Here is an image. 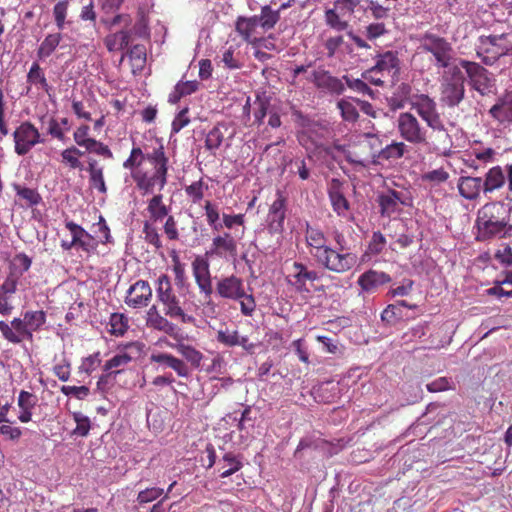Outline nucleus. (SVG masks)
<instances>
[{
    "label": "nucleus",
    "instance_id": "5",
    "mask_svg": "<svg viewBox=\"0 0 512 512\" xmlns=\"http://www.w3.org/2000/svg\"><path fill=\"white\" fill-rule=\"evenodd\" d=\"M156 296L159 303L163 306L165 316L177 320L182 324H194V316L185 312L181 305L180 298L176 295L170 277L167 274H161L157 279Z\"/></svg>",
    "mask_w": 512,
    "mask_h": 512
},
{
    "label": "nucleus",
    "instance_id": "50",
    "mask_svg": "<svg viewBox=\"0 0 512 512\" xmlns=\"http://www.w3.org/2000/svg\"><path fill=\"white\" fill-rule=\"evenodd\" d=\"M148 17L142 9L138 10L137 20L131 29L128 31L131 32V37L136 36L139 38H147L149 37V27H148Z\"/></svg>",
    "mask_w": 512,
    "mask_h": 512
},
{
    "label": "nucleus",
    "instance_id": "43",
    "mask_svg": "<svg viewBox=\"0 0 512 512\" xmlns=\"http://www.w3.org/2000/svg\"><path fill=\"white\" fill-rule=\"evenodd\" d=\"M27 82L43 89L47 94L50 93L51 86L48 84L44 71L37 62L32 63L27 74Z\"/></svg>",
    "mask_w": 512,
    "mask_h": 512
},
{
    "label": "nucleus",
    "instance_id": "31",
    "mask_svg": "<svg viewBox=\"0 0 512 512\" xmlns=\"http://www.w3.org/2000/svg\"><path fill=\"white\" fill-rule=\"evenodd\" d=\"M459 194L467 200H476L484 193L483 178L473 176H461L457 183Z\"/></svg>",
    "mask_w": 512,
    "mask_h": 512
},
{
    "label": "nucleus",
    "instance_id": "3",
    "mask_svg": "<svg viewBox=\"0 0 512 512\" xmlns=\"http://www.w3.org/2000/svg\"><path fill=\"white\" fill-rule=\"evenodd\" d=\"M305 240L311 256L323 268L329 271H341L344 267H348L347 263L351 256L335 252L334 248L328 246L327 238L321 229L307 224Z\"/></svg>",
    "mask_w": 512,
    "mask_h": 512
},
{
    "label": "nucleus",
    "instance_id": "15",
    "mask_svg": "<svg viewBox=\"0 0 512 512\" xmlns=\"http://www.w3.org/2000/svg\"><path fill=\"white\" fill-rule=\"evenodd\" d=\"M377 202L380 207L381 216L391 217L396 213H400L402 206H409L411 199L403 191L388 189L378 195Z\"/></svg>",
    "mask_w": 512,
    "mask_h": 512
},
{
    "label": "nucleus",
    "instance_id": "46",
    "mask_svg": "<svg viewBox=\"0 0 512 512\" xmlns=\"http://www.w3.org/2000/svg\"><path fill=\"white\" fill-rule=\"evenodd\" d=\"M133 73L141 71L146 64V49L143 45H134L128 51Z\"/></svg>",
    "mask_w": 512,
    "mask_h": 512
},
{
    "label": "nucleus",
    "instance_id": "17",
    "mask_svg": "<svg viewBox=\"0 0 512 512\" xmlns=\"http://www.w3.org/2000/svg\"><path fill=\"white\" fill-rule=\"evenodd\" d=\"M90 127L86 124L80 125L73 133L74 142L85 148L89 153H95L106 159H112L113 153L110 148L101 141L89 136Z\"/></svg>",
    "mask_w": 512,
    "mask_h": 512
},
{
    "label": "nucleus",
    "instance_id": "47",
    "mask_svg": "<svg viewBox=\"0 0 512 512\" xmlns=\"http://www.w3.org/2000/svg\"><path fill=\"white\" fill-rule=\"evenodd\" d=\"M176 349L178 353H180L188 362H190L193 366L199 367L202 360L203 354L197 350L195 347L179 343L176 345Z\"/></svg>",
    "mask_w": 512,
    "mask_h": 512
},
{
    "label": "nucleus",
    "instance_id": "19",
    "mask_svg": "<svg viewBox=\"0 0 512 512\" xmlns=\"http://www.w3.org/2000/svg\"><path fill=\"white\" fill-rule=\"evenodd\" d=\"M192 274L200 294L205 299H210L213 293L210 265L206 258L197 256L192 261Z\"/></svg>",
    "mask_w": 512,
    "mask_h": 512
},
{
    "label": "nucleus",
    "instance_id": "37",
    "mask_svg": "<svg viewBox=\"0 0 512 512\" xmlns=\"http://www.w3.org/2000/svg\"><path fill=\"white\" fill-rule=\"evenodd\" d=\"M131 41V32L121 29L118 32L108 34L104 38V45L109 52H115L126 48Z\"/></svg>",
    "mask_w": 512,
    "mask_h": 512
},
{
    "label": "nucleus",
    "instance_id": "45",
    "mask_svg": "<svg viewBox=\"0 0 512 512\" xmlns=\"http://www.w3.org/2000/svg\"><path fill=\"white\" fill-rule=\"evenodd\" d=\"M108 332L116 337L123 336L129 328V320L122 313H112L109 318Z\"/></svg>",
    "mask_w": 512,
    "mask_h": 512
},
{
    "label": "nucleus",
    "instance_id": "39",
    "mask_svg": "<svg viewBox=\"0 0 512 512\" xmlns=\"http://www.w3.org/2000/svg\"><path fill=\"white\" fill-rule=\"evenodd\" d=\"M61 40L62 34L60 32L46 35L37 49V57L40 60L50 57L60 45Z\"/></svg>",
    "mask_w": 512,
    "mask_h": 512
},
{
    "label": "nucleus",
    "instance_id": "26",
    "mask_svg": "<svg viewBox=\"0 0 512 512\" xmlns=\"http://www.w3.org/2000/svg\"><path fill=\"white\" fill-rule=\"evenodd\" d=\"M259 21L258 16L251 17L239 16L235 21V31L243 41L253 46L260 44L258 34Z\"/></svg>",
    "mask_w": 512,
    "mask_h": 512
},
{
    "label": "nucleus",
    "instance_id": "64",
    "mask_svg": "<svg viewBox=\"0 0 512 512\" xmlns=\"http://www.w3.org/2000/svg\"><path fill=\"white\" fill-rule=\"evenodd\" d=\"M117 375L118 371L111 373L105 372L104 374H102L96 383L97 391L100 392L102 395L106 394L114 384Z\"/></svg>",
    "mask_w": 512,
    "mask_h": 512
},
{
    "label": "nucleus",
    "instance_id": "7",
    "mask_svg": "<svg viewBox=\"0 0 512 512\" xmlns=\"http://www.w3.org/2000/svg\"><path fill=\"white\" fill-rule=\"evenodd\" d=\"M476 52L486 65L494 64L500 57L512 52V33L481 36Z\"/></svg>",
    "mask_w": 512,
    "mask_h": 512
},
{
    "label": "nucleus",
    "instance_id": "53",
    "mask_svg": "<svg viewBox=\"0 0 512 512\" xmlns=\"http://www.w3.org/2000/svg\"><path fill=\"white\" fill-rule=\"evenodd\" d=\"M83 154L84 153L81 150L72 146L64 149L61 153V156L63 162L68 164L70 168L77 169L81 168V162L79 160V157L82 156Z\"/></svg>",
    "mask_w": 512,
    "mask_h": 512
},
{
    "label": "nucleus",
    "instance_id": "35",
    "mask_svg": "<svg viewBox=\"0 0 512 512\" xmlns=\"http://www.w3.org/2000/svg\"><path fill=\"white\" fill-rule=\"evenodd\" d=\"M87 171L89 173V184L91 188H95L102 194L107 193V186L104 179L103 167L99 165L98 161L94 158H89L87 161Z\"/></svg>",
    "mask_w": 512,
    "mask_h": 512
},
{
    "label": "nucleus",
    "instance_id": "12",
    "mask_svg": "<svg viewBox=\"0 0 512 512\" xmlns=\"http://www.w3.org/2000/svg\"><path fill=\"white\" fill-rule=\"evenodd\" d=\"M396 127L400 137L408 143L414 145L427 143V129L413 113L401 112L397 117Z\"/></svg>",
    "mask_w": 512,
    "mask_h": 512
},
{
    "label": "nucleus",
    "instance_id": "51",
    "mask_svg": "<svg viewBox=\"0 0 512 512\" xmlns=\"http://www.w3.org/2000/svg\"><path fill=\"white\" fill-rule=\"evenodd\" d=\"M146 160V153L140 147H133L129 157L123 162V167L130 170H143L140 166Z\"/></svg>",
    "mask_w": 512,
    "mask_h": 512
},
{
    "label": "nucleus",
    "instance_id": "41",
    "mask_svg": "<svg viewBox=\"0 0 512 512\" xmlns=\"http://www.w3.org/2000/svg\"><path fill=\"white\" fill-rule=\"evenodd\" d=\"M334 241L336 243V248H334L335 252L341 253L343 255L351 256L350 261L347 263L348 267H344L341 271H333L334 273H346L350 271L358 262V256L356 253H353L346 247V240L342 233L336 232L334 234Z\"/></svg>",
    "mask_w": 512,
    "mask_h": 512
},
{
    "label": "nucleus",
    "instance_id": "34",
    "mask_svg": "<svg viewBox=\"0 0 512 512\" xmlns=\"http://www.w3.org/2000/svg\"><path fill=\"white\" fill-rule=\"evenodd\" d=\"M150 361L173 369L179 377L187 378L190 374L189 368L184 361L169 353H153Z\"/></svg>",
    "mask_w": 512,
    "mask_h": 512
},
{
    "label": "nucleus",
    "instance_id": "49",
    "mask_svg": "<svg viewBox=\"0 0 512 512\" xmlns=\"http://www.w3.org/2000/svg\"><path fill=\"white\" fill-rule=\"evenodd\" d=\"M208 189L202 179L192 182L185 187V194L189 201L193 204H198L204 198V191Z\"/></svg>",
    "mask_w": 512,
    "mask_h": 512
},
{
    "label": "nucleus",
    "instance_id": "59",
    "mask_svg": "<svg viewBox=\"0 0 512 512\" xmlns=\"http://www.w3.org/2000/svg\"><path fill=\"white\" fill-rule=\"evenodd\" d=\"M143 233L144 239L147 243L153 245L156 249L162 248V241L156 227H154L148 221L144 223Z\"/></svg>",
    "mask_w": 512,
    "mask_h": 512
},
{
    "label": "nucleus",
    "instance_id": "23",
    "mask_svg": "<svg viewBox=\"0 0 512 512\" xmlns=\"http://www.w3.org/2000/svg\"><path fill=\"white\" fill-rule=\"evenodd\" d=\"M286 197L281 191H277L276 199L270 205L267 215V226L270 233H281L284 229L286 217Z\"/></svg>",
    "mask_w": 512,
    "mask_h": 512
},
{
    "label": "nucleus",
    "instance_id": "33",
    "mask_svg": "<svg viewBox=\"0 0 512 512\" xmlns=\"http://www.w3.org/2000/svg\"><path fill=\"white\" fill-rule=\"evenodd\" d=\"M399 64L400 61L397 54L393 51H387L383 54L377 55L374 66L382 73V75L387 76L391 82H393L394 78L399 73Z\"/></svg>",
    "mask_w": 512,
    "mask_h": 512
},
{
    "label": "nucleus",
    "instance_id": "14",
    "mask_svg": "<svg viewBox=\"0 0 512 512\" xmlns=\"http://www.w3.org/2000/svg\"><path fill=\"white\" fill-rule=\"evenodd\" d=\"M506 180L508 182V191L512 192V164H507L505 170L499 165L491 167L485 173L483 179L484 195L488 196L502 189Z\"/></svg>",
    "mask_w": 512,
    "mask_h": 512
},
{
    "label": "nucleus",
    "instance_id": "40",
    "mask_svg": "<svg viewBox=\"0 0 512 512\" xmlns=\"http://www.w3.org/2000/svg\"><path fill=\"white\" fill-rule=\"evenodd\" d=\"M198 88L199 83L196 80L180 81L175 85L174 90L169 94L168 102L171 104H176L182 97L195 93Z\"/></svg>",
    "mask_w": 512,
    "mask_h": 512
},
{
    "label": "nucleus",
    "instance_id": "36",
    "mask_svg": "<svg viewBox=\"0 0 512 512\" xmlns=\"http://www.w3.org/2000/svg\"><path fill=\"white\" fill-rule=\"evenodd\" d=\"M228 131V127L225 123H217L209 132L205 138V148L210 151L213 156H216V151L221 147L225 139V133Z\"/></svg>",
    "mask_w": 512,
    "mask_h": 512
},
{
    "label": "nucleus",
    "instance_id": "61",
    "mask_svg": "<svg viewBox=\"0 0 512 512\" xmlns=\"http://www.w3.org/2000/svg\"><path fill=\"white\" fill-rule=\"evenodd\" d=\"M67 11H68V1L67 0L59 1L58 3L55 4V6L53 8L55 24L59 30L64 29L65 19L67 17Z\"/></svg>",
    "mask_w": 512,
    "mask_h": 512
},
{
    "label": "nucleus",
    "instance_id": "16",
    "mask_svg": "<svg viewBox=\"0 0 512 512\" xmlns=\"http://www.w3.org/2000/svg\"><path fill=\"white\" fill-rule=\"evenodd\" d=\"M0 332L5 340L14 345L23 341L33 342L34 335L28 329L23 318L15 317L10 323L0 321Z\"/></svg>",
    "mask_w": 512,
    "mask_h": 512
},
{
    "label": "nucleus",
    "instance_id": "38",
    "mask_svg": "<svg viewBox=\"0 0 512 512\" xmlns=\"http://www.w3.org/2000/svg\"><path fill=\"white\" fill-rule=\"evenodd\" d=\"M147 211L153 222L161 221L169 216V207L164 204L162 194H156L148 201Z\"/></svg>",
    "mask_w": 512,
    "mask_h": 512
},
{
    "label": "nucleus",
    "instance_id": "24",
    "mask_svg": "<svg viewBox=\"0 0 512 512\" xmlns=\"http://www.w3.org/2000/svg\"><path fill=\"white\" fill-rule=\"evenodd\" d=\"M489 115L504 127L512 126V89L506 90L489 109Z\"/></svg>",
    "mask_w": 512,
    "mask_h": 512
},
{
    "label": "nucleus",
    "instance_id": "63",
    "mask_svg": "<svg viewBox=\"0 0 512 512\" xmlns=\"http://www.w3.org/2000/svg\"><path fill=\"white\" fill-rule=\"evenodd\" d=\"M337 106L345 121L354 122L357 120L359 114L357 108L351 102L342 99L338 102Z\"/></svg>",
    "mask_w": 512,
    "mask_h": 512
},
{
    "label": "nucleus",
    "instance_id": "28",
    "mask_svg": "<svg viewBox=\"0 0 512 512\" xmlns=\"http://www.w3.org/2000/svg\"><path fill=\"white\" fill-rule=\"evenodd\" d=\"M311 81L317 88L326 90L333 94L339 95L345 90L342 80L332 76L329 71L322 67H319L312 72Z\"/></svg>",
    "mask_w": 512,
    "mask_h": 512
},
{
    "label": "nucleus",
    "instance_id": "42",
    "mask_svg": "<svg viewBox=\"0 0 512 512\" xmlns=\"http://www.w3.org/2000/svg\"><path fill=\"white\" fill-rule=\"evenodd\" d=\"M22 318L32 335H34V333L39 332L46 323L47 315L43 310H29L22 314Z\"/></svg>",
    "mask_w": 512,
    "mask_h": 512
},
{
    "label": "nucleus",
    "instance_id": "22",
    "mask_svg": "<svg viewBox=\"0 0 512 512\" xmlns=\"http://www.w3.org/2000/svg\"><path fill=\"white\" fill-rule=\"evenodd\" d=\"M152 300V289L145 280H137L132 284L125 296V304L130 308L140 309L147 307Z\"/></svg>",
    "mask_w": 512,
    "mask_h": 512
},
{
    "label": "nucleus",
    "instance_id": "56",
    "mask_svg": "<svg viewBox=\"0 0 512 512\" xmlns=\"http://www.w3.org/2000/svg\"><path fill=\"white\" fill-rule=\"evenodd\" d=\"M223 461L226 463L227 469H225L221 474V478H227L232 474L236 473L242 468V462L238 459L236 455L233 453H226L223 456Z\"/></svg>",
    "mask_w": 512,
    "mask_h": 512
},
{
    "label": "nucleus",
    "instance_id": "30",
    "mask_svg": "<svg viewBox=\"0 0 512 512\" xmlns=\"http://www.w3.org/2000/svg\"><path fill=\"white\" fill-rule=\"evenodd\" d=\"M216 339L219 343L227 347L241 346L244 350L251 352L255 348V344L250 342L248 336L240 335L238 330L220 329L217 331Z\"/></svg>",
    "mask_w": 512,
    "mask_h": 512
},
{
    "label": "nucleus",
    "instance_id": "18",
    "mask_svg": "<svg viewBox=\"0 0 512 512\" xmlns=\"http://www.w3.org/2000/svg\"><path fill=\"white\" fill-rule=\"evenodd\" d=\"M238 253L236 239L228 232L219 234L212 239L206 255L225 260H235Z\"/></svg>",
    "mask_w": 512,
    "mask_h": 512
},
{
    "label": "nucleus",
    "instance_id": "11",
    "mask_svg": "<svg viewBox=\"0 0 512 512\" xmlns=\"http://www.w3.org/2000/svg\"><path fill=\"white\" fill-rule=\"evenodd\" d=\"M145 344L141 341H130L117 346V353L107 360L103 366L104 372L118 371V375L124 371L133 360L138 359L144 350Z\"/></svg>",
    "mask_w": 512,
    "mask_h": 512
},
{
    "label": "nucleus",
    "instance_id": "55",
    "mask_svg": "<svg viewBox=\"0 0 512 512\" xmlns=\"http://www.w3.org/2000/svg\"><path fill=\"white\" fill-rule=\"evenodd\" d=\"M73 418L76 422V428L73 430V434L86 437L89 434L91 428L90 419L80 412L73 413Z\"/></svg>",
    "mask_w": 512,
    "mask_h": 512
},
{
    "label": "nucleus",
    "instance_id": "6",
    "mask_svg": "<svg viewBox=\"0 0 512 512\" xmlns=\"http://www.w3.org/2000/svg\"><path fill=\"white\" fill-rule=\"evenodd\" d=\"M216 293L219 297L227 300L238 301L241 313L244 316H252L256 310V301L251 293H247L244 282L241 278L230 275L219 279L216 282Z\"/></svg>",
    "mask_w": 512,
    "mask_h": 512
},
{
    "label": "nucleus",
    "instance_id": "10",
    "mask_svg": "<svg viewBox=\"0 0 512 512\" xmlns=\"http://www.w3.org/2000/svg\"><path fill=\"white\" fill-rule=\"evenodd\" d=\"M420 49L433 55L437 68L450 66L453 48L445 38L426 32L420 38Z\"/></svg>",
    "mask_w": 512,
    "mask_h": 512
},
{
    "label": "nucleus",
    "instance_id": "20",
    "mask_svg": "<svg viewBox=\"0 0 512 512\" xmlns=\"http://www.w3.org/2000/svg\"><path fill=\"white\" fill-rule=\"evenodd\" d=\"M65 227L69 230L77 251L85 253L87 257L96 252L99 241L82 226L73 221H66Z\"/></svg>",
    "mask_w": 512,
    "mask_h": 512
},
{
    "label": "nucleus",
    "instance_id": "48",
    "mask_svg": "<svg viewBox=\"0 0 512 512\" xmlns=\"http://www.w3.org/2000/svg\"><path fill=\"white\" fill-rule=\"evenodd\" d=\"M406 151L407 145L404 142H392L380 151L379 157L384 160H396L403 157Z\"/></svg>",
    "mask_w": 512,
    "mask_h": 512
},
{
    "label": "nucleus",
    "instance_id": "8",
    "mask_svg": "<svg viewBox=\"0 0 512 512\" xmlns=\"http://www.w3.org/2000/svg\"><path fill=\"white\" fill-rule=\"evenodd\" d=\"M459 66L465 70L468 85L481 96L495 95L496 79L486 68L477 62L460 59Z\"/></svg>",
    "mask_w": 512,
    "mask_h": 512
},
{
    "label": "nucleus",
    "instance_id": "1",
    "mask_svg": "<svg viewBox=\"0 0 512 512\" xmlns=\"http://www.w3.org/2000/svg\"><path fill=\"white\" fill-rule=\"evenodd\" d=\"M509 222L510 209H507L503 202L485 204L477 212L476 240L484 242L495 238H511L512 224Z\"/></svg>",
    "mask_w": 512,
    "mask_h": 512
},
{
    "label": "nucleus",
    "instance_id": "9",
    "mask_svg": "<svg viewBox=\"0 0 512 512\" xmlns=\"http://www.w3.org/2000/svg\"><path fill=\"white\" fill-rule=\"evenodd\" d=\"M362 0H335L332 8L324 12V20L331 29L342 32L349 28L350 21Z\"/></svg>",
    "mask_w": 512,
    "mask_h": 512
},
{
    "label": "nucleus",
    "instance_id": "52",
    "mask_svg": "<svg viewBox=\"0 0 512 512\" xmlns=\"http://www.w3.org/2000/svg\"><path fill=\"white\" fill-rule=\"evenodd\" d=\"M205 215L208 225L214 231L222 229L223 225L219 222L220 214L215 204L210 201H206L204 205Z\"/></svg>",
    "mask_w": 512,
    "mask_h": 512
},
{
    "label": "nucleus",
    "instance_id": "13",
    "mask_svg": "<svg viewBox=\"0 0 512 512\" xmlns=\"http://www.w3.org/2000/svg\"><path fill=\"white\" fill-rule=\"evenodd\" d=\"M14 151L19 156L28 154L37 144L45 142L38 128L30 121H23L13 132Z\"/></svg>",
    "mask_w": 512,
    "mask_h": 512
},
{
    "label": "nucleus",
    "instance_id": "44",
    "mask_svg": "<svg viewBox=\"0 0 512 512\" xmlns=\"http://www.w3.org/2000/svg\"><path fill=\"white\" fill-rule=\"evenodd\" d=\"M280 19V10H273L269 5L261 8L258 16L259 26L265 32L275 27Z\"/></svg>",
    "mask_w": 512,
    "mask_h": 512
},
{
    "label": "nucleus",
    "instance_id": "54",
    "mask_svg": "<svg viewBox=\"0 0 512 512\" xmlns=\"http://www.w3.org/2000/svg\"><path fill=\"white\" fill-rule=\"evenodd\" d=\"M17 195L24 199L29 206L38 205L42 198L40 194L35 190L28 187L15 186Z\"/></svg>",
    "mask_w": 512,
    "mask_h": 512
},
{
    "label": "nucleus",
    "instance_id": "62",
    "mask_svg": "<svg viewBox=\"0 0 512 512\" xmlns=\"http://www.w3.org/2000/svg\"><path fill=\"white\" fill-rule=\"evenodd\" d=\"M164 493V490L159 487H150L140 491L137 495V502L140 505L150 503L159 497H161Z\"/></svg>",
    "mask_w": 512,
    "mask_h": 512
},
{
    "label": "nucleus",
    "instance_id": "25",
    "mask_svg": "<svg viewBox=\"0 0 512 512\" xmlns=\"http://www.w3.org/2000/svg\"><path fill=\"white\" fill-rule=\"evenodd\" d=\"M465 96L464 80L454 79L452 81L442 80L441 83V102L450 107L458 106Z\"/></svg>",
    "mask_w": 512,
    "mask_h": 512
},
{
    "label": "nucleus",
    "instance_id": "58",
    "mask_svg": "<svg viewBox=\"0 0 512 512\" xmlns=\"http://www.w3.org/2000/svg\"><path fill=\"white\" fill-rule=\"evenodd\" d=\"M362 78L375 86H383L386 82H391V80L387 76L382 75L375 66L364 71Z\"/></svg>",
    "mask_w": 512,
    "mask_h": 512
},
{
    "label": "nucleus",
    "instance_id": "27",
    "mask_svg": "<svg viewBox=\"0 0 512 512\" xmlns=\"http://www.w3.org/2000/svg\"><path fill=\"white\" fill-rule=\"evenodd\" d=\"M319 278L317 271L309 270L308 267L300 262H294L292 265V272L289 275L288 282L298 292H309L306 286L307 282H314Z\"/></svg>",
    "mask_w": 512,
    "mask_h": 512
},
{
    "label": "nucleus",
    "instance_id": "60",
    "mask_svg": "<svg viewBox=\"0 0 512 512\" xmlns=\"http://www.w3.org/2000/svg\"><path fill=\"white\" fill-rule=\"evenodd\" d=\"M472 155L483 165H487L495 161L497 152L491 147L473 148Z\"/></svg>",
    "mask_w": 512,
    "mask_h": 512
},
{
    "label": "nucleus",
    "instance_id": "29",
    "mask_svg": "<svg viewBox=\"0 0 512 512\" xmlns=\"http://www.w3.org/2000/svg\"><path fill=\"white\" fill-rule=\"evenodd\" d=\"M328 196L333 211L340 217H346L350 210V204L344 195L342 183L338 179H332L328 188Z\"/></svg>",
    "mask_w": 512,
    "mask_h": 512
},
{
    "label": "nucleus",
    "instance_id": "4",
    "mask_svg": "<svg viewBox=\"0 0 512 512\" xmlns=\"http://www.w3.org/2000/svg\"><path fill=\"white\" fill-rule=\"evenodd\" d=\"M411 108L416 114L431 128L438 133V144H435L433 150L436 153L446 154L451 148V137L448 134L444 119L437 110V104L426 94H420L413 97L410 102Z\"/></svg>",
    "mask_w": 512,
    "mask_h": 512
},
{
    "label": "nucleus",
    "instance_id": "21",
    "mask_svg": "<svg viewBox=\"0 0 512 512\" xmlns=\"http://www.w3.org/2000/svg\"><path fill=\"white\" fill-rule=\"evenodd\" d=\"M168 316L162 315L156 305H152L146 312V327L164 333L174 339L178 336L179 328L171 322Z\"/></svg>",
    "mask_w": 512,
    "mask_h": 512
},
{
    "label": "nucleus",
    "instance_id": "57",
    "mask_svg": "<svg viewBox=\"0 0 512 512\" xmlns=\"http://www.w3.org/2000/svg\"><path fill=\"white\" fill-rule=\"evenodd\" d=\"M449 176V173L441 167L424 173L422 175V180L424 182H430L433 185H439L446 182L449 179Z\"/></svg>",
    "mask_w": 512,
    "mask_h": 512
},
{
    "label": "nucleus",
    "instance_id": "32",
    "mask_svg": "<svg viewBox=\"0 0 512 512\" xmlns=\"http://www.w3.org/2000/svg\"><path fill=\"white\" fill-rule=\"evenodd\" d=\"M390 281L391 277L389 274L370 269L359 276L357 283L363 291L375 292L380 286Z\"/></svg>",
    "mask_w": 512,
    "mask_h": 512
},
{
    "label": "nucleus",
    "instance_id": "2",
    "mask_svg": "<svg viewBox=\"0 0 512 512\" xmlns=\"http://www.w3.org/2000/svg\"><path fill=\"white\" fill-rule=\"evenodd\" d=\"M145 161L150 164L151 171L134 170L131 174L137 188L144 194L152 193L156 186L162 190L167 184L169 168V158L165 153L164 146L159 144L151 151H147Z\"/></svg>",
    "mask_w": 512,
    "mask_h": 512
}]
</instances>
